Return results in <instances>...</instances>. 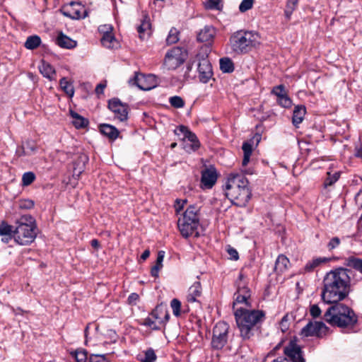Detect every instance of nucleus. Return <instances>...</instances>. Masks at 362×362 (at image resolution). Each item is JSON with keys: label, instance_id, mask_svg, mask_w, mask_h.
Listing matches in <instances>:
<instances>
[{"label": "nucleus", "instance_id": "obj_37", "mask_svg": "<svg viewBox=\"0 0 362 362\" xmlns=\"http://www.w3.org/2000/svg\"><path fill=\"white\" fill-rule=\"evenodd\" d=\"M156 358L157 356L155 354L154 350L151 348H149L144 351V357L141 358L140 361L141 362H154L156 361Z\"/></svg>", "mask_w": 362, "mask_h": 362}, {"label": "nucleus", "instance_id": "obj_27", "mask_svg": "<svg viewBox=\"0 0 362 362\" xmlns=\"http://www.w3.org/2000/svg\"><path fill=\"white\" fill-rule=\"evenodd\" d=\"M101 43L108 49L117 48L119 46V42L115 39L112 33L103 35L101 37Z\"/></svg>", "mask_w": 362, "mask_h": 362}, {"label": "nucleus", "instance_id": "obj_56", "mask_svg": "<svg viewBox=\"0 0 362 362\" xmlns=\"http://www.w3.org/2000/svg\"><path fill=\"white\" fill-rule=\"evenodd\" d=\"M186 203V200H182V203L180 202V200L177 199L175 204V209L176 212L178 214L180 213L184 206V204Z\"/></svg>", "mask_w": 362, "mask_h": 362}, {"label": "nucleus", "instance_id": "obj_61", "mask_svg": "<svg viewBox=\"0 0 362 362\" xmlns=\"http://www.w3.org/2000/svg\"><path fill=\"white\" fill-rule=\"evenodd\" d=\"M272 362H293L292 361H289L287 357L279 356L276 358L274 359Z\"/></svg>", "mask_w": 362, "mask_h": 362}, {"label": "nucleus", "instance_id": "obj_59", "mask_svg": "<svg viewBox=\"0 0 362 362\" xmlns=\"http://www.w3.org/2000/svg\"><path fill=\"white\" fill-rule=\"evenodd\" d=\"M280 327L282 332H285L288 329V320L287 317L284 316L280 322Z\"/></svg>", "mask_w": 362, "mask_h": 362}, {"label": "nucleus", "instance_id": "obj_10", "mask_svg": "<svg viewBox=\"0 0 362 362\" xmlns=\"http://www.w3.org/2000/svg\"><path fill=\"white\" fill-rule=\"evenodd\" d=\"M185 59V54L180 47H173L169 50L165 57L164 65L168 69L173 70L180 66Z\"/></svg>", "mask_w": 362, "mask_h": 362}, {"label": "nucleus", "instance_id": "obj_4", "mask_svg": "<svg viewBox=\"0 0 362 362\" xmlns=\"http://www.w3.org/2000/svg\"><path fill=\"white\" fill-rule=\"evenodd\" d=\"M324 314V320L332 326L341 328L353 327L358 322V316L349 306L339 302L332 303Z\"/></svg>", "mask_w": 362, "mask_h": 362}, {"label": "nucleus", "instance_id": "obj_63", "mask_svg": "<svg viewBox=\"0 0 362 362\" xmlns=\"http://www.w3.org/2000/svg\"><path fill=\"white\" fill-rule=\"evenodd\" d=\"M105 87V85H103L102 83H100L98 84L97 86H96V88H95V92L97 94H101L103 93V90Z\"/></svg>", "mask_w": 362, "mask_h": 362}, {"label": "nucleus", "instance_id": "obj_54", "mask_svg": "<svg viewBox=\"0 0 362 362\" xmlns=\"http://www.w3.org/2000/svg\"><path fill=\"white\" fill-rule=\"evenodd\" d=\"M98 30L103 35H106L112 33V28L110 25H103L99 27Z\"/></svg>", "mask_w": 362, "mask_h": 362}, {"label": "nucleus", "instance_id": "obj_38", "mask_svg": "<svg viewBox=\"0 0 362 362\" xmlns=\"http://www.w3.org/2000/svg\"><path fill=\"white\" fill-rule=\"evenodd\" d=\"M162 324H163V321L156 322V320L152 319L151 317L146 318L144 320V325L145 326H147L153 330L160 329Z\"/></svg>", "mask_w": 362, "mask_h": 362}, {"label": "nucleus", "instance_id": "obj_12", "mask_svg": "<svg viewBox=\"0 0 362 362\" xmlns=\"http://www.w3.org/2000/svg\"><path fill=\"white\" fill-rule=\"evenodd\" d=\"M108 107L115 114V117L119 121L123 122L127 119L128 106L122 103L119 99L110 100Z\"/></svg>", "mask_w": 362, "mask_h": 362}, {"label": "nucleus", "instance_id": "obj_23", "mask_svg": "<svg viewBox=\"0 0 362 362\" xmlns=\"http://www.w3.org/2000/svg\"><path fill=\"white\" fill-rule=\"evenodd\" d=\"M71 6H72V9L74 11L73 13L68 14L67 13L64 12V14L65 16H69L74 19L84 18L87 16L86 10L83 7H82L80 4L72 3Z\"/></svg>", "mask_w": 362, "mask_h": 362}, {"label": "nucleus", "instance_id": "obj_5", "mask_svg": "<svg viewBox=\"0 0 362 362\" xmlns=\"http://www.w3.org/2000/svg\"><path fill=\"white\" fill-rule=\"evenodd\" d=\"M259 44L260 36L253 31L240 30L233 33L229 39L231 50L238 54L247 53Z\"/></svg>", "mask_w": 362, "mask_h": 362}, {"label": "nucleus", "instance_id": "obj_33", "mask_svg": "<svg viewBox=\"0 0 362 362\" xmlns=\"http://www.w3.org/2000/svg\"><path fill=\"white\" fill-rule=\"evenodd\" d=\"M298 0H287L284 15L288 20H290L293 12L298 6Z\"/></svg>", "mask_w": 362, "mask_h": 362}, {"label": "nucleus", "instance_id": "obj_35", "mask_svg": "<svg viewBox=\"0 0 362 362\" xmlns=\"http://www.w3.org/2000/svg\"><path fill=\"white\" fill-rule=\"evenodd\" d=\"M37 146L33 141H26L22 146V150L24 154L30 156L37 151Z\"/></svg>", "mask_w": 362, "mask_h": 362}, {"label": "nucleus", "instance_id": "obj_45", "mask_svg": "<svg viewBox=\"0 0 362 362\" xmlns=\"http://www.w3.org/2000/svg\"><path fill=\"white\" fill-rule=\"evenodd\" d=\"M272 93L276 95L278 100L287 95L284 85H279L273 88Z\"/></svg>", "mask_w": 362, "mask_h": 362}, {"label": "nucleus", "instance_id": "obj_8", "mask_svg": "<svg viewBox=\"0 0 362 362\" xmlns=\"http://www.w3.org/2000/svg\"><path fill=\"white\" fill-rule=\"evenodd\" d=\"M230 326L225 322H219L213 329L211 346L214 349H221L228 342Z\"/></svg>", "mask_w": 362, "mask_h": 362}, {"label": "nucleus", "instance_id": "obj_34", "mask_svg": "<svg viewBox=\"0 0 362 362\" xmlns=\"http://www.w3.org/2000/svg\"><path fill=\"white\" fill-rule=\"evenodd\" d=\"M59 85L61 88L70 97H72L74 93L73 85L69 83L66 78H62L60 80Z\"/></svg>", "mask_w": 362, "mask_h": 362}, {"label": "nucleus", "instance_id": "obj_20", "mask_svg": "<svg viewBox=\"0 0 362 362\" xmlns=\"http://www.w3.org/2000/svg\"><path fill=\"white\" fill-rule=\"evenodd\" d=\"M56 43L59 47L66 49L74 48L77 45L76 41L72 40L62 33H59L56 39Z\"/></svg>", "mask_w": 362, "mask_h": 362}, {"label": "nucleus", "instance_id": "obj_24", "mask_svg": "<svg viewBox=\"0 0 362 362\" xmlns=\"http://www.w3.org/2000/svg\"><path fill=\"white\" fill-rule=\"evenodd\" d=\"M70 115L72 118V124L76 129L85 128L88 124V120L77 112L71 110Z\"/></svg>", "mask_w": 362, "mask_h": 362}, {"label": "nucleus", "instance_id": "obj_22", "mask_svg": "<svg viewBox=\"0 0 362 362\" xmlns=\"http://www.w3.org/2000/svg\"><path fill=\"white\" fill-rule=\"evenodd\" d=\"M306 112V109L304 105H297L295 107L293 113L292 122L293 125L298 127L303 119Z\"/></svg>", "mask_w": 362, "mask_h": 362}, {"label": "nucleus", "instance_id": "obj_57", "mask_svg": "<svg viewBox=\"0 0 362 362\" xmlns=\"http://www.w3.org/2000/svg\"><path fill=\"white\" fill-rule=\"evenodd\" d=\"M103 361L105 360V355H93L90 357V362H101L100 359Z\"/></svg>", "mask_w": 362, "mask_h": 362}, {"label": "nucleus", "instance_id": "obj_40", "mask_svg": "<svg viewBox=\"0 0 362 362\" xmlns=\"http://www.w3.org/2000/svg\"><path fill=\"white\" fill-rule=\"evenodd\" d=\"M13 226L2 222L0 224V235L4 236H9L10 235H13Z\"/></svg>", "mask_w": 362, "mask_h": 362}, {"label": "nucleus", "instance_id": "obj_58", "mask_svg": "<svg viewBox=\"0 0 362 362\" xmlns=\"http://www.w3.org/2000/svg\"><path fill=\"white\" fill-rule=\"evenodd\" d=\"M159 308H156L152 313H151V317L156 320V322L163 321L161 318L158 316Z\"/></svg>", "mask_w": 362, "mask_h": 362}, {"label": "nucleus", "instance_id": "obj_1", "mask_svg": "<svg viewBox=\"0 0 362 362\" xmlns=\"http://www.w3.org/2000/svg\"><path fill=\"white\" fill-rule=\"evenodd\" d=\"M235 284L237 291L234 294V315L241 337L248 339L253 335L254 327L264 320L265 313L262 310H249L244 307L235 308L238 304L251 307V291L247 287V283L243 273H240Z\"/></svg>", "mask_w": 362, "mask_h": 362}, {"label": "nucleus", "instance_id": "obj_26", "mask_svg": "<svg viewBox=\"0 0 362 362\" xmlns=\"http://www.w3.org/2000/svg\"><path fill=\"white\" fill-rule=\"evenodd\" d=\"M100 132L111 139H115L119 135L118 130L113 126L103 124L100 126Z\"/></svg>", "mask_w": 362, "mask_h": 362}, {"label": "nucleus", "instance_id": "obj_16", "mask_svg": "<svg viewBox=\"0 0 362 362\" xmlns=\"http://www.w3.org/2000/svg\"><path fill=\"white\" fill-rule=\"evenodd\" d=\"M175 132L177 135L182 134L183 139H187L190 141L192 143L191 148L193 151H196L199 147V142L197 136L190 132L187 127L181 125L175 131Z\"/></svg>", "mask_w": 362, "mask_h": 362}, {"label": "nucleus", "instance_id": "obj_17", "mask_svg": "<svg viewBox=\"0 0 362 362\" xmlns=\"http://www.w3.org/2000/svg\"><path fill=\"white\" fill-rule=\"evenodd\" d=\"M137 31L141 40L148 38L151 33V25L149 18L145 16L141 23L137 26Z\"/></svg>", "mask_w": 362, "mask_h": 362}, {"label": "nucleus", "instance_id": "obj_18", "mask_svg": "<svg viewBox=\"0 0 362 362\" xmlns=\"http://www.w3.org/2000/svg\"><path fill=\"white\" fill-rule=\"evenodd\" d=\"M202 295V286L200 282H194L189 288L187 296L188 303L198 302L197 298Z\"/></svg>", "mask_w": 362, "mask_h": 362}, {"label": "nucleus", "instance_id": "obj_31", "mask_svg": "<svg viewBox=\"0 0 362 362\" xmlns=\"http://www.w3.org/2000/svg\"><path fill=\"white\" fill-rule=\"evenodd\" d=\"M220 69L224 73H231L234 70V65L231 59L225 57L220 59Z\"/></svg>", "mask_w": 362, "mask_h": 362}, {"label": "nucleus", "instance_id": "obj_62", "mask_svg": "<svg viewBox=\"0 0 362 362\" xmlns=\"http://www.w3.org/2000/svg\"><path fill=\"white\" fill-rule=\"evenodd\" d=\"M139 299V296L138 294L135 293H132L129 298H128V300L129 303H133V302H135L137 300Z\"/></svg>", "mask_w": 362, "mask_h": 362}, {"label": "nucleus", "instance_id": "obj_3", "mask_svg": "<svg viewBox=\"0 0 362 362\" xmlns=\"http://www.w3.org/2000/svg\"><path fill=\"white\" fill-rule=\"evenodd\" d=\"M225 191L231 203L239 207L246 206L252 197L247 179L240 173H232L228 175Z\"/></svg>", "mask_w": 362, "mask_h": 362}, {"label": "nucleus", "instance_id": "obj_25", "mask_svg": "<svg viewBox=\"0 0 362 362\" xmlns=\"http://www.w3.org/2000/svg\"><path fill=\"white\" fill-rule=\"evenodd\" d=\"M289 265V259L285 255H281L276 260L274 270L280 274L288 269Z\"/></svg>", "mask_w": 362, "mask_h": 362}, {"label": "nucleus", "instance_id": "obj_39", "mask_svg": "<svg viewBox=\"0 0 362 362\" xmlns=\"http://www.w3.org/2000/svg\"><path fill=\"white\" fill-rule=\"evenodd\" d=\"M339 175L340 174L339 172H336L332 175L330 173H328L327 177L326 178L324 182L325 187L332 186L334 183H335L338 180Z\"/></svg>", "mask_w": 362, "mask_h": 362}, {"label": "nucleus", "instance_id": "obj_7", "mask_svg": "<svg viewBox=\"0 0 362 362\" xmlns=\"http://www.w3.org/2000/svg\"><path fill=\"white\" fill-rule=\"evenodd\" d=\"M177 226L182 237H198L199 226V209L194 205L187 208L182 216L179 218Z\"/></svg>", "mask_w": 362, "mask_h": 362}, {"label": "nucleus", "instance_id": "obj_28", "mask_svg": "<svg viewBox=\"0 0 362 362\" xmlns=\"http://www.w3.org/2000/svg\"><path fill=\"white\" fill-rule=\"evenodd\" d=\"M344 265L353 268L362 274V259L354 256L349 257L345 258Z\"/></svg>", "mask_w": 362, "mask_h": 362}, {"label": "nucleus", "instance_id": "obj_55", "mask_svg": "<svg viewBox=\"0 0 362 362\" xmlns=\"http://www.w3.org/2000/svg\"><path fill=\"white\" fill-rule=\"evenodd\" d=\"M227 251H228V253L230 255L231 259H233V260L238 259V258H239L238 252H237V250L235 249L230 247H228Z\"/></svg>", "mask_w": 362, "mask_h": 362}, {"label": "nucleus", "instance_id": "obj_49", "mask_svg": "<svg viewBox=\"0 0 362 362\" xmlns=\"http://www.w3.org/2000/svg\"><path fill=\"white\" fill-rule=\"evenodd\" d=\"M220 0H208L205 6L207 9L220 10Z\"/></svg>", "mask_w": 362, "mask_h": 362}, {"label": "nucleus", "instance_id": "obj_15", "mask_svg": "<svg viewBox=\"0 0 362 362\" xmlns=\"http://www.w3.org/2000/svg\"><path fill=\"white\" fill-rule=\"evenodd\" d=\"M218 175L216 170L213 166L204 169L202 172V184L208 189L211 188L217 180Z\"/></svg>", "mask_w": 362, "mask_h": 362}, {"label": "nucleus", "instance_id": "obj_50", "mask_svg": "<svg viewBox=\"0 0 362 362\" xmlns=\"http://www.w3.org/2000/svg\"><path fill=\"white\" fill-rule=\"evenodd\" d=\"M278 103H279V104L281 106H282L284 107H286V108H288V107H290L291 106L292 101L288 98V96L287 95H286L285 96L279 98L278 100Z\"/></svg>", "mask_w": 362, "mask_h": 362}, {"label": "nucleus", "instance_id": "obj_14", "mask_svg": "<svg viewBox=\"0 0 362 362\" xmlns=\"http://www.w3.org/2000/svg\"><path fill=\"white\" fill-rule=\"evenodd\" d=\"M284 356L287 357L289 361L293 362H305V359L302 355V351L300 347L293 341H291L284 349Z\"/></svg>", "mask_w": 362, "mask_h": 362}, {"label": "nucleus", "instance_id": "obj_51", "mask_svg": "<svg viewBox=\"0 0 362 362\" xmlns=\"http://www.w3.org/2000/svg\"><path fill=\"white\" fill-rule=\"evenodd\" d=\"M340 244V240L337 237L332 238L329 243L327 244V248L329 250H332L337 247Z\"/></svg>", "mask_w": 362, "mask_h": 362}, {"label": "nucleus", "instance_id": "obj_52", "mask_svg": "<svg viewBox=\"0 0 362 362\" xmlns=\"http://www.w3.org/2000/svg\"><path fill=\"white\" fill-rule=\"evenodd\" d=\"M310 313L313 317L316 318L320 316L321 310L317 305H312L310 306Z\"/></svg>", "mask_w": 362, "mask_h": 362}, {"label": "nucleus", "instance_id": "obj_11", "mask_svg": "<svg viewBox=\"0 0 362 362\" xmlns=\"http://www.w3.org/2000/svg\"><path fill=\"white\" fill-rule=\"evenodd\" d=\"M129 83L132 86H136L143 90H149L157 86L156 76L153 74L144 75L136 74L133 78L129 79Z\"/></svg>", "mask_w": 362, "mask_h": 362}, {"label": "nucleus", "instance_id": "obj_46", "mask_svg": "<svg viewBox=\"0 0 362 362\" xmlns=\"http://www.w3.org/2000/svg\"><path fill=\"white\" fill-rule=\"evenodd\" d=\"M169 101L170 105L176 108L182 107L185 105L184 100L180 96H173L170 98Z\"/></svg>", "mask_w": 362, "mask_h": 362}, {"label": "nucleus", "instance_id": "obj_32", "mask_svg": "<svg viewBox=\"0 0 362 362\" xmlns=\"http://www.w3.org/2000/svg\"><path fill=\"white\" fill-rule=\"evenodd\" d=\"M41 39L37 35H32L27 38L25 42V47L28 49H34L40 46Z\"/></svg>", "mask_w": 362, "mask_h": 362}, {"label": "nucleus", "instance_id": "obj_2", "mask_svg": "<svg viewBox=\"0 0 362 362\" xmlns=\"http://www.w3.org/2000/svg\"><path fill=\"white\" fill-rule=\"evenodd\" d=\"M349 272L350 270L339 267L326 274L321 293L325 303H337L348 296L350 291Z\"/></svg>", "mask_w": 362, "mask_h": 362}, {"label": "nucleus", "instance_id": "obj_30", "mask_svg": "<svg viewBox=\"0 0 362 362\" xmlns=\"http://www.w3.org/2000/svg\"><path fill=\"white\" fill-rule=\"evenodd\" d=\"M242 149L243 151V159L242 161L243 167L247 166L250 162V158L252 153V144L249 141H245L243 144Z\"/></svg>", "mask_w": 362, "mask_h": 362}, {"label": "nucleus", "instance_id": "obj_19", "mask_svg": "<svg viewBox=\"0 0 362 362\" xmlns=\"http://www.w3.org/2000/svg\"><path fill=\"white\" fill-rule=\"evenodd\" d=\"M215 34L216 30L214 28L206 25L199 32L197 40L200 42H210L213 40Z\"/></svg>", "mask_w": 362, "mask_h": 362}, {"label": "nucleus", "instance_id": "obj_21", "mask_svg": "<svg viewBox=\"0 0 362 362\" xmlns=\"http://www.w3.org/2000/svg\"><path fill=\"white\" fill-rule=\"evenodd\" d=\"M39 70L44 77L50 81L55 79V70L48 62L42 60L39 66Z\"/></svg>", "mask_w": 362, "mask_h": 362}, {"label": "nucleus", "instance_id": "obj_36", "mask_svg": "<svg viewBox=\"0 0 362 362\" xmlns=\"http://www.w3.org/2000/svg\"><path fill=\"white\" fill-rule=\"evenodd\" d=\"M179 40V32L178 30L173 28L170 29L168 35L166 38L168 45H172L176 43Z\"/></svg>", "mask_w": 362, "mask_h": 362}, {"label": "nucleus", "instance_id": "obj_53", "mask_svg": "<svg viewBox=\"0 0 362 362\" xmlns=\"http://www.w3.org/2000/svg\"><path fill=\"white\" fill-rule=\"evenodd\" d=\"M163 264H158V262H156V264L151 268V274L154 277L158 276V273L160 269L162 268Z\"/></svg>", "mask_w": 362, "mask_h": 362}, {"label": "nucleus", "instance_id": "obj_41", "mask_svg": "<svg viewBox=\"0 0 362 362\" xmlns=\"http://www.w3.org/2000/svg\"><path fill=\"white\" fill-rule=\"evenodd\" d=\"M170 307L175 316L178 317L180 315L181 302L178 299H173L170 302Z\"/></svg>", "mask_w": 362, "mask_h": 362}, {"label": "nucleus", "instance_id": "obj_29", "mask_svg": "<svg viewBox=\"0 0 362 362\" xmlns=\"http://www.w3.org/2000/svg\"><path fill=\"white\" fill-rule=\"evenodd\" d=\"M327 262L328 259L326 257H315L306 263L304 269L307 272H311L315 268Z\"/></svg>", "mask_w": 362, "mask_h": 362}, {"label": "nucleus", "instance_id": "obj_44", "mask_svg": "<svg viewBox=\"0 0 362 362\" xmlns=\"http://www.w3.org/2000/svg\"><path fill=\"white\" fill-rule=\"evenodd\" d=\"M255 0H243L239 5V11L245 13L252 8Z\"/></svg>", "mask_w": 362, "mask_h": 362}, {"label": "nucleus", "instance_id": "obj_43", "mask_svg": "<svg viewBox=\"0 0 362 362\" xmlns=\"http://www.w3.org/2000/svg\"><path fill=\"white\" fill-rule=\"evenodd\" d=\"M79 160L81 163H82V165H80L78 168L74 167V170H73L74 176L78 177L81 175V173L84 170V165H85V163L88 160V158L86 156H83L79 158Z\"/></svg>", "mask_w": 362, "mask_h": 362}, {"label": "nucleus", "instance_id": "obj_64", "mask_svg": "<svg viewBox=\"0 0 362 362\" xmlns=\"http://www.w3.org/2000/svg\"><path fill=\"white\" fill-rule=\"evenodd\" d=\"M90 245L93 247H94L95 249H98L100 247V243H99L98 240L96 239H93L90 242Z\"/></svg>", "mask_w": 362, "mask_h": 362}, {"label": "nucleus", "instance_id": "obj_42", "mask_svg": "<svg viewBox=\"0 0 362 362\" xmlns=\"http://www.w3.org/2000/svg\"><path fill=\"white\" fill-rule=\"evenodd\" d=\"M35 179V175L33 172H27L23 175L22 183L24 186L30 185Z\"/></svg>", "mask_w": 362, "mask_h": 362}, {"label": "nucleus", "instance_id": "obj_13", "mask_svg": "<svg viewBox=\"0 0 362 362\" xmlns=\"http://www.w3.org/2000/svg\"><path fill=\"white\" fill-rule=\"evenodd\" d=\"M327 327L322 322H310L302 329L301 335L303 337H320L325 332Z\"/></svg>", "mask_w": 362, "mask_h": 362}, {"label": "nucleus", "instance_id": "obj_48", "mask_svg": "<svg viewBox=\"0 0 362 362\" xmlns=\"http://www.w3.org/2000/svg\"><path fill=\"white\" fill-rule=\"evenodd\" d=\"M34 206V202L31 199H23L19 202V207L23 209H30Z\"/></svg>", "mask_w": 362, "mask_h": 362}, {"label": "nucleus", "instance_id": "obj_6", "mask_svg": "<svg viewBox=\"0 0 362 362\" xmlns=\"http://www.w3.org/2000/svg\"><path fill=\"white\" fill-rule=\"evenodd\" d=\"M16 226L13 230L15 241L21 245L32 243L37 234L35 218L30 215H23L16 221Z\"/></svg>", "mask_w": 362, "mask_h": 362}, {"label": "nucleus", "instance_id": "obj_9", "mask_svg": "<svg viewBox=\"0 0 362 362\" xmlns=\"http://www.w3.org/2000/svg\"><path fill=\"white\" fill-rule=\"evenodd\" d=\"M208 47H205V52L201 55L198 54L197 58L198 59L197 70L199 73V78L202 83H207L213 75L212 66L207 59L206 52Z\"/></svg>", "mask_w": 362, "mask_h": 362}, {"label": "nucleus", "instance_id": "obj_47", "mask_svg": "<svg viewBox=\"0 0 362 362\" xmlns=\"http://www.w3.org/2000/svg\"><path fill=\"white\" fill-rule=\"evenodd\" d=\"M77 362H86L87 360V352L84 349H78L74 353Z\"/></svg>", "mask_w": 362, "mask_h": 362}, {"label": "nucleus", "instance_id": "obj_60", "mask_svg": "<svg viewBox=\"0 0 362 362\" xmlns=\"http://www.w3.org/2000/svg\"><path fill=\"white\" fill-rule=\"evenodd\" d=\"M165 256V252L164 251H159L158 253L156 262H158V264H163V261Z\"/></svg>", "mask_w": 362, "mask_h": 362}]
</instances>
